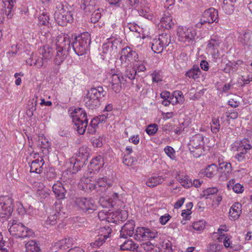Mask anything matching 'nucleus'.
Wrapping results in <instances>:
<instances>
[{
	"mask_svg": "<svg viewBox=\"0 0 252 252\" xmlns=\"http://www.w3.org/2000/svg\"><path fill=\"white\" fill-rule=\"evenodd\" d=\"M209 139L201 133H198L190 137L188 143L189 150L193 157L198 158L207 150L206 145Z\"/></svg>",
	"mask_w": 252,
	"mask_h": 252,
	"instance_id": "1",
	"label": "nucleus"
},
{
	"mask_svg": "<svg viewBox=\"0 0 252 252\" xmlns=\"http://www.w3.org/2000/svg\"><path fill=\"white\" fill-rule=\"evenodd\" d=\"M74 129L79 134H83L88 125V119L86 112L81 108H77L71 113Z\"/></svg>",
	"mask_w": 252,
	"mask_h": 252,
	"instance_id": "2",
	"label": "nucleus"
},
{
	"mask_svg": "<svg viewBox=\"0 0 252 252\" xmlns=\"http://www.w3.org/2000/svg\"><path fill=\"white\" fill-rule=\"evenodd\" d=\"M91 35L89 33L83 32L77 36L72 44L75 53L78 56H82L89 50L91 44Z\"/></svg>",
	"mask_w": 252,
	"mask_h": 252,
	"instance_id": "3",
	"label": "nucleus"
},
{
	"mask_svg": "<svg viewBox=\"0 0 252 252\" xmlns=\"http://www.w3.org/2000/svg\"><path fill=\"white\" fill-rule=\"evenodd\" d=\"M9 225L10 226L9 228L10 234L17 238L30 237L34 234L32 229L25 226L17 220H10L9 222Z\"/></svg>",
	"mask_w": 252,
	"mask_h": 252,
	"instance_id": "4",
	"label": "nucleus"
},
{
	"mask_svg": "<svg viewBox=\"0 0 252 252\" xmlns=\"http://www.w3.org/2000/svg\"><path fill=\"white\" fill-rule=\"evenodd\" d=\"M178 40L181 42L190 44L195 40L197 32L192 26H179L177 29Z\"/></svg>",
	"mask_w": 252,
	"mask_h": 252,
	"instance_id": "5",
	"label": "nucleus"
},
{
	"mask_svg": "<svg viewBox=\"0 0 252 252\" xmlns=\"http://www.w3.org/2000/svg\"><path fill=\"white\" fill-rule=\"evenodd\" d=\"M55 19L57 23L61 26H64L68 23L73 21V17L71 11L67 7L60 4L57 7L55 13Z\"/></svg>",
	"mask_w": 252,
	"mask_h": 252,
	"instance_id": "6",
	"label": "nucleus"
},
{
	"mask_svg": "<svg viewBox=\"0 0 252 252\" xmlns=\"http://www.w3.org/2000/svg\"><path fill=\"white\" fill-rule=\"evenodd\" d=\"M47 36L50 37L49 42L54 46L56 49L69 51L70 49V40L69 36L64 33H61L57 36H52L50 33Z\"/></svg>",
	"mask_w": 252,
	"mask_h": 252,
	"instance_id": "7",
	"label": "nucleus"
},
{
	"mask_svg": "<svg viewBox=\"0 0 252 252\" xmlns=\"http://www.w3.org/2000/svg\"><path fill=\"white\" fill-rule=\"evenodd\" d=\"M170 41V35L166 33H162L159 35L158 38L153 39L151 42V48L154 53H161Z\"/></svg>",
	"mask_w": 252,
	"mask_h": 252,
	"instance_id": "8",
	"label": "nucleus"
},
{
	"mask_svg": "<svg viewBox=\"0 0 252 252\" xmlns=\"http://www.w3.org/2000/svg\"><path fill=\"white\" fill-rule=\"evenodd\" d=\"M109 87L116 93H119L122 85L126 82L125 78L121 73H116L113 70L109 73L108 77Z\"/></svg>",
	"mask_w": 252,
	"mask_h": 252,
	"instance_id": "9",
	"label": "nucleus"
},
{
	"mask_svg": "<svg viewBox=\"0 0 252 252\" xmlns=\"http://www.w3.org/2000/svg\"><path fill=\"white\" fill-rule=\"evenodd\" d=\"M75 205L76 207L84 212L90 213L97 209L95 201L91 198H77L75 201Z\"/></svg>",
	"mask_w": 252,
	"mask_h": 252,
	"instance_id": "10",
	"label": "nucleus"
},
{
	"mask_svg": "<svg viewBox=\"0 0 252 252\" xmlns=\"http://www.w3.org/2000/svg\"><path fill=\"white\" fill-rule=\"evenodd\" d=\"M13 200L8 196H0V218L9 216L13 208Z\"/></svg>",
	"mask_w": 252,
	"mask_h": 252,
	"instance_id": "11",
	"label": "nucleus"
},
{
	"mask_svg": "<svg viewBox=\"0 0 252 252\" xmlns=\"http://www.w3.org/2000/svg\"><path fill=\"white\" fill-rule=\"evenodd\" d=\"M218 21V12L214 8H210L206 10L203 13L199 22L196 24V27L200 28L202 25L206 23H212Z\"/></svg>",
	"mask_w": 252,
	"mask_h": 252,
	"instance_id": "12",
	"label": "nucleus"
},
{
	"mask_svg": "<svg viewBox=\"0 0 252 252\" xmlns=\"http://www.w3.org/2000/svg\"><path fill=\"white\" fill-rule=\"evenodd\" d=\"M157 235V232L155 230L142 227L137 228L134 237L137 241H141L155 238Z\"/></svg>",
	"mask_w": 252,
	"mask_h": 252,
	"instance_id": "13",
	"label": "nucleus"
},
{
	"mask_svg": "<svg viewBox=\"0 0 252 252\" xmlns=\"http://www.w3.org/2000/svg\"><path fill=\"white\" fill-rule=\"evenodd\" d=\"M99 204L103 208L113 207L121 203L117 193H112L110 195L101 196L99 200Z\"/></svg>",
	"mask_w": 252,
	"mask_h": 252,
	"instance_id": "14",
	"label": "nucleus"
},
{
	"mask_svg": "<svg viewBox=\"0 0 252 252\" xmlns=\"http://www.w3.org/2000/svg\"><path fill=\"white\" fill-rule=\"evenodd\" d=\"M31 157L34 159L30 164V172L35 173H40L43 169L42 166L44 164V161L42 156H39L37 153H32Z\"/></svg>",
	"mask_w": 252,
	"mask_h": 252,
	"instance_id": "15",
	"label": "nucleus"
},
{
	"mask_svg": "<svg viewBox=\"0 0 252 252\" xmlns=\"http://www.w3.org/2000/svg\"><path fill=\"white\" fill-rule=\"evenodd\" d=\"M49 42V41H48ZM49 42L45 45H44L41 50L40 53L42 55V59L41 60L38 59L36 61L35 64L36 66L40 68L42 67L44 64V61L47 62L50 60L53 54L54 49L53 46H50Z\"/></svg>",
	"mask_w": 252,
	"mask_h": 252,
	"instance_id": "16",
	"label": "nucleus"
},
{
	"mask_svg": "<svg viewBox=\"0 0 252 252\" xmlns=\"http://www.w3.org/2000/svg\"><path fill=\"white\" fill-rule=\"evenodd\" d=\"M120 60L122 63L127 62H138V54L135 51L127 46L122 50Z\"/></svg>",
	"mask_w": 252,
	"mask_h": 252,
	"instance_id": "17",
	"label": "nucleus"
},
{
	"mask_svg": "<svg viewBox=\"0 0 252 252\" xmlns=\"http://www.w3.org/2000/svg\"><path fill=\"white\" fill-rule=\"evenodd\" d=\"M221 43L218 38H211L208 41L207 50L214 59H217L220 56L219 47Z\"/></svg>",
	"mask_w": 252,
	"mask_h": 252,
	"instance_id": "18",
	"label": "nucleus"
},
{
	"mask_svg": "<svg viewBox=\"0 0 252 252\" xmlns=\"http://www.w3.org/2000/svg\"><path fill=\"white\" fill-rule=\"evenodd\" d=\"M127 213L125 211L117 210L115 212H108L107 222L116 223L119 221H124L127 218Z\"/></svg>",
	"mask_w": 252,
	"mask_h": 252,
	"instance_id": "19",
	"label": "nucleus"
},
{
	"mask_svg": "<svg viewBox=\"0 0 252 252\" xmlns=\"http://www.w3.org/2000/svg\"><path fill=\"white\" fill-rule=\"evenodd\" d=\"M79 186L85 191L88 192L93 190L97 191L96 182L93 180L92 178H82L80 180Z\"/></svg>",
	"mask_w": 252,
	"mask_h": 252,
	"instance_id": "20",
	"label": "nucleus"
},
{
	"mask_svg": "<svg viewBox=\"0 0 252 252\" xmlns=\"http://www.w3.org/2000/svg\"><path fill=\"white\" fill-rule=\"evenodd\" d=\"M85 162L76 158H72L66 163L67 171L74 174L78 171L81 167H83Z\"/></svg>",
	"mask_w": 252,
	"mask_h": 252,
	"instance_id": "21",
	"label": "nucleus"
},
{
	"mask_svg": "<svg viewBox=\"0 0 252 252\" xmlns=\"http://www.w3.org/2000/svg\"><path fill=\"white\" fill-rule=\"evenodd\" d=\"M231 171L232 167L230 163L223 162L220 163L219 167V173H220L219 176L220 179L222 181L227 180Z\"/></svg>",
	"mask_w": 252,
	"mask_h": 252,
	"instance_id": "22",
	"label": "nucleus"
},
{
	"mask_svg": "<svg viewBox=\"0 0 252 252\" xmlns=\"http://www.w3.org/2000/svg\"><path fill=\"white\" fill-rule=\"evenodd\" d=\"M139 15L149 20H153L155 17V13L152 9L150 8L149 4H144L137 9Z\"/></svg>",
	"mask_w": 252,
	"mask_h": 252,
	"instance_id": "23",
	"label": "nucleus"
},
{
	"mask_svg": "<svg viewBox=\"0 0 252 252\" xmlns=\"http://www.w3.org/2000/svg\"><path fill=\"white\" fill-rule=\"evenodd\" d=\"M97 183V192L100 193L106 191L112 185V182L106 178H100Z\"/></svg>",
	"mask_w": 252,
	"mask_h": 252,
	"instance_id": "24",
	"label": "nucleus"
},
{
	"mask_svg": "<svg viewBox=\"0 0 252 252\" xmlns=\"http://www.w3.org/2000/svg\"><path fill=\"white\" fill-rule=\"evenodd\" d=\"M134 224L133 221H130L126 223L122 227L121 230L120 237L126 238L127 237H131L134 233Z\"/></svg>",
	"mask_w": 252,
	"mask_h": 252,
	"instance_id": "25",
	"label": "nucleus"
},
{
	"mask_svg": "<svg viewBox=\"0 0 252 252\" xmlns=\"http://www.w3.org/2000/svg\"><path fill=\"white\" fill-rule=\"evenodd\" d=\"M242 213V205L239 202H235L230 207L229 212V217L231 220H237Z\"/></svg>",
	"mask_w": 252,
	"mask_h": 252,
	"instance_id": "26",
	"label": "nucleus"
},
{
	"mask_svg": "<svg viewBox=\"0 0 252 252\" xmlns=\"http://www.w3.org/2000/svg\"><path fill=\"white\" fill-rule=\"evenodd\" d=\"M104 162L103 158L100 156H97L93 158L90 162L89 166V169L91 170L90 173L92 171H98L104 165Z\"/></svg>",
	"mask_w": 252,
	"mask_h": 252,
	"instance_id": "27",
	"label": "nucleus"
},
{
	"mask_svg": "<svg viewBox=\"0 0 252 252\" xmlns=\"http://www.w3.org/2000/svg\"><path fill=\"white\" fill-rule=\"evenodd\" d=\"M100 232L101 233L95 240L97 244V247L101 246L105 242L106 239L109 237L111 229L109 227H104L101 228Z\"/></svg>",
	"mask_w": 252,
	"mask_h": 252,
	"instance_id": "28",
	"label": "nucleus"
},
{
	"mask_svg": "<svg viewBox=\"0 0 252 252\" xmlns=\"http://www.w3.org/2000/svg\"><path fill=\"white\" fill-rule=\"evenodd\" d=\"M73 239L72 238H65L62 239L59 242H57L54 247L53 249L57 251V249H60L63 251L66 250L72 247L73 245Z\"/></svg>",
	"mask_w": 252,
	"mask_h": 252,
	"instance_id": "29",
	"label": "nucleus"
},
{
	"mask_svg": "<svg viewBox=\"0 0 252 252\" xmlns=\"http://www.w3.org/2000/svg\"><path fill=\"white\" fill-rule=\"evenodd\" d=\"M84 101L85 106L90 109H95L100 104V101L98 99L92 97L88 93L84 98Z\"/></svg>",
	"mask_w": 252,
	"mask_h": 252,
	"instance_id": "30",
	"label": "nucleus"
},
{
	"mask_svg": "<svg viewBox=\"0 0 252 252\" xmlns=\"http://www.w3.org/2000/svg\"><path fill=\"white\" fill-rule=\"evenodd\" d=\"M37 146L42 151L44 155H46L50 149V144L47 138L39 136L37 141Z\"/></svg>",
	"mask_w": 252,
	"mask_h": 252,
	"instance_id": "31",
	"label": "nucleus"
},
{
	"mask_svg": "<svg viewBox=\"0 0 252 252\" xmlns=\"http://www.w3.org/2000/svg\"><path fill=\"white\" fill-rule=\"evenodd\" d=\"M218 173H219V167L215 164L209 165L202 170V174L209 178H213Z\"/></svg>",
	"mask_w": 252,
	"mask_h": 252,
	"instance_id": "32",
	"label": "nucleus"
},
{
	"mask_svg": "<svg viewBox=\"0 0 252 252\" xmlns=\"http://www.w3.org/2000/svg\"><path fill=\"white\" fill-rule=\"evenodd\" d=\"M52 189L54 193L58 198L62 199L64 198L66 190L62 183L58 182L54 184Z\"/></svg>",
	"mask_w": 252,
	"mask_h": 252,
	"instance_id": "33",
	"label": "nucleus"
},
{
	"mask_svg": "<svg viewBox=\"0 0 252 252\" xmlns=\"http://www.w3.org/2000/svg\"><path fill=\"white\" fill-rule=\"evenodd\" d=\"M160 21L161 26L166 29H171L174 26L172 17L168 12H165L163 14Z\"/></svg>",
	"mask_w": 252,
	"mask_h": 252,
	"instance_id": "34",
	"label": "nucleus"
},
{
	"mask_svg": "<svg viewBox=\"0 0 252 252\" xmlns=\"http://www.w3.org/2000/svg\"><path fill=\"white\" fill-rule=\"evenodd\" d=\"M87 93L89 94L90 95L98 99L99 101L100 99L106 94V92L102 87L92 88L88 91Z\"/></svg>",
	"mask_w": 252,
	"mask_h": 252,
	"instance_id": "35",
	"label": "nucleus"
},
{
	"mask_svg": "<svg viewBox=\"0 0 252 252\" xmlns=\"http://www.w3.org/2000/svg\"><path fill=\"white\" fill-rule=\"evenodd\" d=\"M107 42L104 43L102 46V52L101 54H103L102 55L103 56V59L106 58V55H111L113 50V48L115 47L114 46V41L110 39H107Z\"/></svg>",
	"mask_w": 252,
	"mask_h": 252,
	"instance_id": "36",
	"label": "nucleus"
},
{
	"mask_svg": "<svg viewBox=\"0 0 252 252\" xmlns=\"http://www.w3.org/2000/svg\"><path fill=\"white\" fill-rule=\"evenodd\" d=\"M235 146L237 147V151H242L246 152H248L252 148L249 140L247 138H244L242 140L236 142Z\"/></svg>",
	"mask_w": 252,
	"mask_h": 252,
	"instance_id": "37",
	"label": "nucleus"
},
{
	"mask_svg": "<svg viewBox=\"0 0 252 252\" xmlns=\"http://www.w3.org/2000/svg\"><path fill=\"white\" fill-rule=\"evenodd\" d=\"M227 188L229 190L232 189L236 193H241L244 190L243 186L239 183H236L234 179H231L228 182Z\"/></svg>",
	"mask_w": 252,
	"mask_h": 252,
	"instance_id": "38",
	"label": "nucleus"
},
{
	"mask_svg": "<svg viewBox=\"0 0 252 252\" xmlns=\"http://www.w3.org/2000/svg\"><path fill=\"white\" fill-rule=\"evenodd\" d=\"M184 100V97L183 93L180 91H175L171 94L170 102L172 105L182 103Z\"/></svg>",
	"mask_w": 252,
	"mask_h": 252,
	"instance_id": "39",
	"label": "nucleus"
},
{
	"mask_svg": "<svg viewBox=\"0 0 252 252\" xmlns=\"http://www.w3.org/2000/svg\"><path fill=\"white\" fill-rule=\"evenodd\" d=\"M108 24L110 26L111 31H116L120 28L121 20L114 15H111L109 18Z\"/></svg>",
	"mask_w": 252,
	"mask_h": 252,
	"instance_id": "40",
	"label": "nucleus"
},
{
	"mask_svg": "<svg viewBox=\"0 0 252 252\" xmlns=\"http://www.w3.org/2000/svg\"><path fill=\"white\" fill-rule=\"evenodd\" d=\"M164 181V178L161 176H153L149 178L146 181L147 186L153 188L160 184Z\"/></svg>",
	"mask_w": 252,
	"mask_h": 252,
	"instance_id": "41",
	"label": "nucleus"
},
{
	"mask_svg": "<svg viewBox=\"0 0 252 252\" xmlns=\"http://www.w3.org/2000/svg\"><path fill=\"white\" fill-rule=\"evenodd\" d=\"M56 50L57 52L54 59V63L57 65H60L66 58V52L68 51L62 50L61 49Z\"/></svg>",
	"mask_w": 252,
	"mask_h": 252,
	"instance_id": "42",
	"label": "nucleus"
},
{
	"mask_svg": "<svg viewBox=\"0 0 252 252\" xmlns=\"http://www.w3.org/2000/svg\"><path fill=\"white\" fill-rule=\"evenodd\" d=\"M98 0H82V8L86 12H91L94 10V6L96 5Z\"/></svg>",
	"mask_w": 252,
	"mask_h": 252,
	"instance_id": "43",
	"label": "nucleus"
},
{
	"mask_svg": "<svg viewBox=\"0 0 252 252\" xmlns=\"http://www.w3.org/2000/svg\"><path fill=\"white\" fill-rule=\"evenodd\" d=\"M26 252H39L40 251L38 244L34 240L28 241L25 245Z\"/></svg>",
	"mask_w": 252,
	"mask_h": 252,
	"instance_id": "44",
	"label": "nucleus"
},
{
	"mask_svg": "<svg viewBox=\"0 0 252 252\" xmlns=\"http://www.w3.org/2000/svg\"><path fill=\"white\" fill-rule=\"evenodd\" d=\"M201 74V71L199 67L197 66H193L192 68L189 69L186 73V75L189 78L194 80L197 79L199 77Z\"/></svg>",
	"mask_w": 252,
	"mask_h": 252,
	"instance_id": "45",
	"label": "nucleus"
},
{
	"mask_svg": "<svg viewBox=\"0 0 252 252\" xmlns=\"http://www.w3.org/2000/svg\"><path fill=\"white\" fill-rule=\"evenodd\" d=\"M90 149L86 146L79 148L77 154V158L85 162L89 157Z\"/></svg>",
	"mask_w": 252,
	"mask_h": 252,
	"instance_id": "46",
	"label": "nucleus"
},
{
	"mask_svg": "<svg viewBox=\"0 0 252 252\" xmlns=\"http://www.w3.org/2000/svg\"><path fill=\"white\" fill-rule=\"evenodd\" d=\"M236 1H233L231 0H223V5L222 6L223 10L227 14L232 13L234 10V5Z\"/></svg>",
	"mask_w": 252,
	"mask_h": 252,
	"instance_id": "47",
	"label": "nucleus"
},
{
	"mask_svg": "<svg viewBox=\"0 0 252 252\" xmlns=\"http://www.w3.org/2000/svg\"><path fill=\"white\" fill-rule=\"evenodd\" d=\"M120 248L122 250L134 251L137 250L138 246L132 240H128L125 241L123 244L121 245Z\"/></svg>",
	"mask_w": 252,
	"mask_h": 252,
	"instance_id": "48",
	"label": "nucleus"
},
{
	"mask_svg": "<svg viewBox=\"0 0 252 252\" xmlns=\"http://www.w3.org/2000/svg\"><path fill=\"white\" fill-rule=\"evenodd\" d=\"M5 9V14L11 17V12L13 7L14 3L16 0H2Z\"/></svg>",
	"mask_w": 252,
	"mask_h": 252,
	"instance_id": "49",
	"label": "nucleus"
},
{
	"mask_svg": "<svg viewBox=\"0 0 252 252\" xmlns=\"http://www.w3.org/2000/svg\"><path fill=\"white\" fill-rule=\"evenodd\" d=\"M219 242H223L224 246L226 248H232V244L230 241L231 237L227 234L220 235L218 238Z\"/></svg>",
	"mask_w": 252,
	"mask_h": 252,
	"instance_id": "50",
	"label": "nucleus"
},
{
	"mask_svg": "<svg viewBox=\"0 0 252 252\" xmlns=\"http://www.w3.org/2000/svg\"><path fill=\"white\" fill-rule=\"evenodd\" d=\"M38 24L49 27V15L45 12H43L38 17Z\"/></svg>",
	"mask_w": 252,
	"mask_h": 252,
	"instance_id": "51",
	"label": "nucleus"
},
{
	"mask_svg": "<svg viewBox=\"0 0 252 252\" xmlns=\"http://www.w3.org/2000/svg\"><path fill=\"white\" fill-rule=\"evenodd\" d=\"M59 214V212L57 211H53L51 213L46 220V223L52 225L56 224Z\"/></svg>",
	"mask_w": 252,
	"mask_h": 252,
	"instance_id": "52",
	"label": "nucleus"
},
{
	"mask_svg": "<svg viewBox=\"0 0 252 252\" xmlns=\"http://www.w3.org/2000/svg\"><path fill=\"white\" fill-rule=\"evenodd\" d=\"M218 191L216 187L208 188L203 191V195L206 199L211 198L213 195L217 194Z\"/></svg>",
	"mask_w": 252,
	"mask_h": 252,
	"instance_id": "53",
	"label": "nucleus"
},
{
	"mask_svg": "<svg viewBox=\"0 0 252 252\" xmlns=\"http://www.w3.org/2000/svg\"><path fill=\"white\" fill-rule=\"evenodd\" d=\"M220 126L219 118L215 117L213 118L212 122L211 123V131L213 133H217L220 130Z\"/></svg>",
	"mask_w": 252,
	"mask_h": 252,
	"instance_id": "54",
	"label": "nucleus"
},
{
	"mask_svg": "<svg viewBox=\"0 0 252 252\" xmlns=\"http://www.w3.org/2000/svg\"><path fill=\"white\" fill-rule=\"evenodd\" d=\"M206 225V222L204 220H199L194 222L192 223L193 228L196 230L201 231L203 230Z\"/></svg>",
	"mask_w": 252,
	"mask_h": 252,
	"instance_id": "55",
	"label": "nucleus"
},
{
	"mask_svg": "<svg viewBox=\"0 0 252 252\" xmlns=\"http://www.w3.org/2000/svg\"><path fill=\"white\" fill-rule=\"evenodd\" d=\"M222 249L221 245L216 243L210 244L207 247V251L209 252H220Z\"/></svg>",
	"mask_w": 252,
	"mask_h": 252,
	"instance_id": "56",
	"label": "nucleus"
},
{
	"mask_svg": "<svg viewBox=\"0 0 252 252\" xmlns=\"http://www.w3.org/2000/svg\"><path fill=\"white\" fill-rule=\"evenodd\" d=\"M166 155L172 160L176 159V152L174 149L171 146H167L164 149Z\"/></svg>",
	"mask_w": 252,
	"mask_h": 252,
	"instance_id": "57",
	"label": "nucleus"
},
{
	"mask_svg": "<svg viewBox=\"0 0 252 252\" xmlns=\"http://www.w3.org/2000/svg\"><path fill=\"white\" fill-rule=\"evenodd\" d=\"M123 162L125 165L130 166L135 164L136 162V159L130 155H125Z\"/></svg>",
	"mask_w": 252,
	"mask_h": 252,
	"instance_id": "58",
	"label": "nucleus"
},
{
	"mask_svg": "<svg viewBox=\"0 0 252 252\" xmlns=\"http://www.w3.org/2000/svg\"><path fill=\"white\" fill-rule=\"evenodd\" d=\"M158 130V126L156 124L149 125L146 129L147 133L149 135H154Z\"/></svg>",
	"mask_w": 252,
	"mask_h": 252,
	"instance_id": "59",
	"label": "nucleus"
},
{
	"mask_svg": "<svg viewBox=\"0 0 252 252\" xmlns=\"http://www.w3.org/2000/svg\"><path fill=\"white\" fill-rule=\"evenodd\" d=\"M49 195V190L45 188L42 189H38V191L36 193V195L40 199L46 198Z\"/></svg>",
	"mask_w": 252,
	"mask_h": 252,
	"instance_id": "60",
	"label": "nucleus"
},
{
	"mask_svg": "<svg viewBox=\"0 0 252 252\" xmlns=\"http://www.w3.org/2000/svg\"><path fill=\"white\" fill-rule=\"evenodd\" d=\"M101 17V11L99 9L95 10L92 14L91 21L93 23L98 22Z\"/></svg>",
	"mask_w": 252,
	"mask_h": 252,
	"instance_id": "61",
	"label": "nucleus"
},
{
	"mask_svg": "<svg viewBox=\"0 0 252 252\" xmlns=\"http://www.w3.org/2000/svg\"><path fill=\"white\" fill-rule=\"evenodd\" d=\"M136 71L133 68H127L125 72V76L130 80H133L135 78Z\"/></svg>",
	"mask_w": 252,
	"mask_h": 252,
	"instance_id": "62",
	"label": "nucleus"
},
{
	"mask_svg": "<svg viewBox=\"0 0 252 252\" xmlns=\"http://www.w3.org/2000/svg\"><path fill=\"white\" fill-rule=\"evenodd\" d=\"M238 153L235 155V158L239 162H242L245 160L246 155L248 152L245 151H237Z\"/></svg>",
	"mask_w": 252,
	"mask_h": 252,
	"instance_id": "63",
	"label": "nucleus"
},
{
	"mask_svg": "<svg viewBox=\"0 0 252 252\" xmlns=\"http://www.w3.org/2000/svg\"><path fill=\"white\" fill-rule=\"evenodd\" d=\"M15 207L18 213L21 215H24L26 211L23 204L20 202H17L15 204Z\"/></svg>",
	"mask_w": 252,
	"mask_h": 252,
	"instance_id": "64",
	"label": "nucleus"
}]
</instances>
